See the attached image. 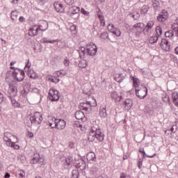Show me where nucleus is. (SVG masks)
<instances>
[{"label": "nucleus", "mask_w": 178, "mask_h": 178, "mask_svg": "<svg viewBox=\"0 0 178 178\" xmlns=\"http://www.w3.org/2000/svg\"><path fill=\"white\" fill-rule=\"evenodd\" d=\"M65 3H67V5L69 6H72L73 5V3H74V0H65Z\"/></svg>", "instance_id": "obj_56"}, {"label": "nucleus", "mask_w": 178, "mask_h": 178, "mask_svg": "<svg viewBox=\"0 0 178 178\" xmlns=\"http://www.w3.org/2000/svg\"><path fill=\"white\" fill-rule=\"evenodd\" d=\"M132 17L134 19V20H137L140 17V14L136 13L135 15H132Z\"/></svg>", "instance_id": "obj_62"}, {"label": "nucleus", "mask_w": 178, "mask_h": 178, "mask_svg": "<svg viewBox=\"0 0 178 178\" xmlns=\"http://www.w3.org/2000/svg\"><path fill=\"white\" fill-rule=\"evenodd\" d=\"M124 105H125V108H127V109H131V106H133V100H131V99H127L124 101Z\"/></svg>", "instance_id": "obj_23"}, {"label": "nucleus", "mask_w": 178, "mask_h": 178, "mask_svg": "<svg viewBox=\"0 0 178 178\" xmlns=\"http://www.w3.org/2000/svg\"><path fill=\"white\" fill-rule=\"evenodd\" d=\"M13 138H15L16 142L17 143L18 140H17V137H16V136H13L12 134L9 132L4 133L3 140L4 141H6V145H8V143L13 142L12 140H13Z\"/></svg>", "instance_id": "obj_13"}, {"label": "nucleus", "mask_w": 178, "mask_h": 178, "mask_svg": "<svg viewBox=\"0 0 178 178\" xmlns=\"http://www.w3.org/2000/svg\"><path fill=\"white\" fill-rule=\"evenodd\" d=\"M86 159H88V161H93L94 162H95V161H97L95 153L92 152H90L89 153H88L86 155Z\"/></svg>", "instance_id": "obj_20"}, {"label": "nucleus", "mask_w": 178, "mask_h": 178, "mask_svg": "<svg viewBox=\"0 0 178 178\" xmlns=\"http://www.w3.org/2000/svg\"><path fill=\"white\" fill-rule=\"evenodd\" d=\"M172 30L168 31L167 32L165 33V35L166 38H169L170 40H173V36L175 35V33L177 37H178V24H173L172 25Z\"/></svg>", "instance_id": "obj_2"}, {"label": "nucleus", "mask_w": 178, "mask_h": 178, "mask_svg": "<svg viewBox=\"0 0 178 178\" xmlns=\"http://www.w3.org/2000/svg\"><path fill=\"white\" fill-rule=\"evenodd\" d=\"M97 178H109V177H108V175H106L105 174H102V175H99V177H97Z\"/></svg>", "instance_id": "obj_63"}, {"label": "nucleus", "mask_w": 178, "mask_h": 178, "mask_svg": "<svg viewBox=\"0 0 178 178\" xmlns=\"http://www.w3.org/2000/svg\"><path fill=\"white\" fill-rule=\"evenodd\" d=\"M147 94L148 89L145 86L142 87L140 90L136 89V95L138 98H140V99H144V98L147 97Z\"/></svg>", "instance_id": "obj_7"}, {"label": "nucleus", "mask_w": 178, "mask_h": 178, "mask_svg": "<svg viewBox=\"0 0 178 178\" xmlns=\"http://www.w3.org/2000/svg\"><path fill=\"white\" fill-rule=\"evenodd\" d=\"M57 74H58V76H65L66 74V72H65L64 70L59 71L57 72Z\"/></svg>", "instance_id": "obj_61"}, {"label": "nucleus", "mask_w": 178, "mask_h": 178, "mask_svg": "<svg viewBox=\"0 0 178 178\" xmlns=\"http://www.w3.org/2000/svg\"><path fill=\"white\" fill-rule=\"evenodd\" d=\"M90 172H92V175H98L99 173V169L97 167H92L90 169Z\"/></svg>", "instance_id": "obj_40"}, {"label": "nucleus", "mask_w": 178, "mask_h": 178, "mask_svg": "<svg viewBox=\"0 0 178 178\" xmlns=\"http://www.w3.org/2000/svg\"><path fill=\"white\" fill-rule=\"evenodd\" d=\"M17 142H11L7 143V147H11V148H13L14 149H20V146L19 145H16Z\"/></svg>", "instance_id": "obj_32"}, {"label": "nucleus", "mask_w": 178, "mask_h": 178, "mask_svg": "<svg viewBox=\"0 0 178 178\" xmlns=\"http://www.w3.org/2000/svg\"><path fill=\"white\" fill-rule=\"evenodd\" d=\"M156 35L158 36L159 38L162 35V28L159 26L156 27Z\"/></svg>", "instance_id": "obj_38"}, {"label": "nucleus", "mask_w": 178, "mask_h": 178, "mask_svg": "<svg viewBox=\"0 0 178 178\" xmlns=\"http://www.w3.org/2000/svg\"><path fill=\"white\" fill-rule=\"evenodd\" d=\"M140 12L143 15H145L148 12V6H143L140 10Z\"/></svg>", "instance_id": "obj_42"}, {"label": "nucleus", "mask_w": 178, "mask_h": 178, "mask_svg": "<svg viewBox=\"0 0 178 178\" xmlns=\"http://www.w3.org/2000/svg\"><path fill=\"white\" fill-rule=\"evenodd\" d=\"M168 17H169V13H168V11L166 10H163L162 12L157 17V20L158 22H161L162 23H163V22H166Z\"/></svg>", "instance_id": "obj_14"}, {"label": "nucleus", "mask_w": 178, "mask_h": 178, "mask_svg": "<svg viewBox=\"0 0 178 178\" xmlns=\"http://www.w3.org/2000/svg\"><path fill=\"white\" fill-rule=\"evenodd\" d=\"M76 169H79V172L81 173L83 176H86V161L82 159H78L76 163Z\"/></svg>", "instance_id": "obj_5"}, {"label": "nucleus", "mask_w": 178, "mask_h": 178, "mask_svg": "<svg viewBox=\"0 0 178 178\" xmlns=\"http://www.w3.org/2000/svg\"><path fill=\"white\" fill-rule=\"evenodd\" d=\"M104 133L101 131V129L95 127H91L88 138V141L92 143V141H95L96 139L99 143H102V141H104Z\"/></svg>", "instance_id": "obj_1"}, {"label": "nucleus", "mask_w": 178, "mask_h": 178, "mask_svg": "<svg viewBox=\"0 0 178 178\" xmlns=\"http://www.w3.org/2000/svg\"><path fill=\"white\" fill-rule=\"evenodd\" d=\"M97 12L99 20H104V14L102 13V11H101V9H99V8H97Z\"/></svg>", "instance_id": "obj_39"}, {"label": "nucleus", "mask_w": 178, "mask_h": 178, "mask_svg": "<svg viewBox=\"0 0 178 178\" xmlns=\"http://www.w3.org/2000/svg\"><path fill=\"white\" fill-rule=\"evenodd\" d=\"M57 42V47L58 48H60V49H64V48H66V42H62V40H56Z\"/></svg>", "instance_id": "obj_29"}, {"label": "nucleus", "mask_w": 178, "mask_h": 178, "mask_svg": "<svg viewBox=\"0 0 178 178\" xmlns=\"http://www.w3.org/2000/svg\"><path fill=\"white\" fill-rule=\"evenodd\" d=\"M26 172L23 170H20L18 173V178H24Z\"/></svg>", "instance_id": "obj_45"}, {"label": "nucleus", "mask_w": 178, "mask_h": 178, "mask_svg": "<svg viewBox=\"0 0 178 178\" xmlns=\"http://www.w3.org/2000/svg\"><path fill=\"white\" fill-rule=\"evenodd\" d=\"M111 97L112 98V99H115V102H119L121 99H123V96H119V95H118V92H111Z\"/></svg>", "instance_id": "obj_19"}, {"label": "nucleus", "mask_w": 178, "mask_h": 178, "mask_svg": "<svg viewBox=\"0 0 178 178\" xmlns=\"http://www.w3.org/2000/svg\"><path fill=\"white\" fill-rule=\"evenodd\" d=\"M145 25L143 22L135 24L132 27V31L135 32L136 37H140L143 33V30Z\"/></svg>", "instance_id": "obj_3"}, {"label": "nucleus", "mask_w": 178, "mask_h": 178, "mask_svg": "<svg viewBox=\"0 0 178 178\" xmlns=\"http://www.w3.org/2000/svg\"><path fill=\"white\" fill-rule=\"evenodd\" d=\"M78 52L79 54V58L83 59L86 56V47H81V49L78 50Z\"/></svg>", "instance_id": "obj_27"}, {"label": "nucleus", "mask_w": 178, "mask_h": 178, "mask_svg": "<svg viewBox=\"0 0 178 178\" xmlns=\"http://www.w3.org/2000/svg\"><path fill=\"white\" fill-rule=\"evenodd\" d=\"M108 37L109 35H108V32H103L100 35V38H102V40H106V38H108Z\"/></svg>", "instance_id": "obj_46"}, {"label": "nucleus", "mask_w": 178, "mask_h": 178, "mask_svg": "<svg viewBox=\"0 0 178 178\" xmlns=\"http://www.w3.org/2000/svg\"><path fill=\"white\" fill-rule=\"evenodd\" d=\"M138 168L139 169H141V168H143V159H139V160L138 161Z\"/></svg>", "instance_id": "obj_53"}, {"label": "nucleus", "mask_w": 178, "mask_h": 178, "mask_svg": "<svg viewBox=\"0 0 178 178\" xmlns=\"http://www.w3.org/2000/svg\"><path fill=\"white\" fill-rule=\"evenodd\" d=\"M81 13H82V15H86V16H88L90 15V13L88 11L85 10L84 8L81 9Z\"/></svg>", "instance_id": "obj_54"}, {"label": "nucleus", "mask_w": 178, "mask_h": 178, "mask_svg": "<svg viewBox=\"0 0 178 178\" xmlns=\"http://www.w3.org/2000/svg\"><path fill=\"white\" fill-rule=\"evenodd\" d=\"M133 83H134V87L135 88H138V79H136L134 76L132 77Z\"/></svg>", "instance_id": "obj_44"}, {"label": "nucleus", "mask_w": 178, "mask_h": 178, "mask_svg": "<svg viewBox=\"0 0 178 178\" xmlns=\"http://www.w3.org/2000/svg\"><path fill=\"white\" fill-rule=\"evenodd\" d=\"M159 38L156 35H155L154 36H152L149 40V42H150V44H155V42L158 41Z\"/></svg>", "instance_id": "obj_37"}, {"label": "nucleus", "mask_w": 178, "mask_h": 178, "mask_svg": "<svg viewBox=\"0 0 178 178\" xmlns=\"http://www.w3.org/2000/svg\"><path fill=\"white\" fill-rule=\"evenodd\" d=\"M99 115L103 118H105L108 116V114L106 113V108L105 107L100 108Z\"/></svg>", "instance_id": "obj_26"}, {"label": "nucleus", "mask_w": 178, "mask_h": 178, "mask_svg": "<svg viewBox=\"0 0 178 178\" xmlns=\"http://www.w3.org/2000/svg\"><path fill=\"white\" fill-rule=\"evenodd\" d=\"M162 99L163 102H165V104H168L169 106H173V104H172V102H170V99L169 98V95H163L162 97Z\"/></svg>", "instance_id": "obj_24"}, {"label": "nucleus", "mask_w": 178, "mask_h": 178, "mask_svg": "<svg viewBox=\"0 0 178 178\" xmlns=\"http://www.w3.org/2000/svg\"><path fill=\"white\" fill-rule=\"evenodd\" d=\"M31 163H33V165H35L36 163H38V157L37 156L33 157L31 161Z\"/></svg>", "instance_id": "obj_52"}, {"label": "nucleus", "mask_w": 178, "mask_h": 178, "mask_svg": "<svg viewBox=\"0 0 178 178\" xmlns=\"http://www.w3.org/2000/svg\"><path fill=\"white\" fill-rule=\"evenodd\" d=\"M49 99L51 101H59V92L55 89H50L49 92Z\"/></svg>", "instance_id": "obj_11"}, {"label": "nucleus", "mask_w": 178, "mask_h": 178, "mask_svg": "<svg viewBox=\"0 0 178 178\" xmlns=\"http://www.w3.org/2000/svg\"><path fill=\"white\" fill-rule=\"evenodd\" d=\"M66 127V122L63 120H59L58 122L56 121L55 129L58 130H63Z\"/></svg>", "instance_id": "obj_16"}, {"label": "nucleus", "mask_w": 178, "mask_h": 178, "mask_svg": "<svg viewBox=\"0 0 178 178\" xmlns=\"http://www.w3.org/2000/svg\"><path fill=\"white\" fill-rule=\"evenodd\" d=\"M9 87L8 97V98H15V97L17 96V86L15 83H10Z\"/></svg>", "instance_id": "obj_6"}, {"label": "nucleus", "mask_w": 178, "mask_h": 178, "mask_svg": "<svg viewBox=\"0 0 178 178\" xmlns=\"http://www.w3.org/2000/svg\"><path fill=\"white\" fill-rule=\"evenodd\" d=\"M42 42L44 43H48L49 42V44H55V42H56V40H48L46 38H44L42 39Z\"/></svg>", "instance_id": "obj_43"}, {"label": "nucleus", "mask_w": 178, "mask_h": 178, "mask_svg": "<svg viewBox=\"0 0 178 178\" xmlns=\"http://www.w3.org/2000/svg\"><path fill=\"white\" fill-rule=\"evenodd\" d=\"M79 67L81 69H84L87 67V61L86 60H81L79 63Z\"/></svg>", "instance_id": "obj_34"}, {"label": "nucleus", "mask_w": 178, "mask_h": 178, "mask_svg": "<svg viewBox=\"0 0 178 178\" xmlns=\"http://www.w3.org/2000/svg\"><path fill=\"white\" fill-rule=\"evenodd\" d=\"M17 70H19V74H17V72L14 71L13 72V77H14L15 80H17L18 81H23V80H24V76H25L24 72L18 68H17Z\"/></svg>", "instance_id": "obj_9"}, {"label": "nucleus", "mask_w": 178, "mask_h": 178, "mask_svg": "<svg viewBox=\"0 0 178 178\" xmlns=\"http://www.w3.org/2000/svg\"><path fill=\"white\" fill-rule=\"evenodd\" d=\"M92 101H93L92 103L90 102V109H91V108H92L94 106H97V100L95 99L92 98Z\"/></svg>", "instance_id": "obj_55"}, {"label": "nucleus", "mask_w": 178, "mask_h": 178, "mask_svg": "<svg viewBox=\"0 0 178 178\" xmlns=\"http://www.w3.org/2000/svg\"><path fill=\"white\" fill-rule=\"evenodd\" d=\"M37 29H38V26L37 25H34L30 29H29V35L31 36V37H35L37 35H34V33H35V31H37Z\"/></svg>", "instance_id": "obj_25"}, {"label": "nucleus", "mask_w": 178, "mask_h": 178, "mask_svg": "<svg viewBox=\"0 0 178 178\" xmlns=\"http://www.w3.org/2000/svg\"><path fill=\"white\" fill-rule=\"evenodd\" d=\"M49 80L51 83H55V84H57L59 81H60V79L54 77V78H49Z\"/></svg>", "instance_id": "obj_49"}, {"label": "nucleus", "mask_w": 178, "mask_h": 178, "mask_svg": "<svg viewBox=\"0 0 178 178\" xmlns=\"http://www.w3.org/2000/svg\"><path fill=\"white\" fill-rule=\"evenodd\" d=\"M2 102H6V97L3 96V94L0 92V104Z\"/></svg>", "instance_id": "obj_50"}, {"label": "nucleus", "mask_w": 178, "mask_h": 178, "mask_svg": "<svg viewBox=\"0 0 178 178\" xmlns=\"http://www.w3.org/2000/svg\"><path fill=\"white\" fill-rule=\"evenodd\" d=\"M73 127H79V129H81V130H83V125H81V124H80V122L78 121L73 124Z\"/></svg>", "instance_id": "obj_51"}, {"label": "nucleus", "mask_w": 178, "mask_h": 178, "mask_svg": "<svg viewBox=\"0 0 178 178\" xmlns=\"http://www.w3.org/2000/svg\"><path fill=\"white\" fill-rule=\"evenodd\" d=\"M115 80L118 83H122V81H123V80H124V76H123V74H118V76L115 77Z\"/></svg>", "instance_id": "obj_35"}, {"label": "nucleus", "mask_w": 178, "mask_h": 178, "mask_svg": "<svg viewBox=\"0 0 178 178\" xmlns=\"http://www.w3.org/2000/svg\"><path fill=\"white\" fill-rule=\"evenodd\" d=\"M24 20H26V19H24V17L23 16L19 17V22H20L21 23H23Z\"/></svg>", "instance_id": "obj_64"}, {"label": "nucleus", "mask_w": 178, "mask_h": 178, "mask_svg": "<svg viewBox=\"0 0 178 178\" xmlns=\"http://www.w3.org/2000/svg\"><path fill=\"white\" fill-rule=\"evenodd\" d=\"M80 13V8L77 6L70 7L67 13L68 16H73L74 15H79Z\"/></svg>", "instance_id": "obj_15"}, {"label": "nucleus", "mask_w": 178, "mask_h": 178, "mask_svg": "<svg viewBox=\"0 0 178 178\" xmlns=\"http://www.w3.org/2000/svg\"><path fill=\"white\" fill-rule=\"evenodd\" d=\"M63 64L67 67V66H69V65L70 64V61L67 58H65L63 60Z\"/></svg>", "instance_id": "obj_59"}, {"label": "nucleus", "mask_w": 178, "mask_h": 178, "mask_svg": "<svg viewBox=\"0 0 178 178\" xmlns=\"http://www.w3.org/2000/svg\"><path fill=\"white\" fill-rule=\"evenodd\" d=\"M54 8L59 13H65V8H63V5L62 3L55 2L54 3Z\"/></svg>", "instance_id": "obj_18"}, {"label": "nucleus", "mask_w": 178, "mask_h": 178, "mask_svg": "<svg viewBox=\"0 0 178 178\" xmlns=\"http://www.w3.org/2000/svg\"><path fill=\"white\" fill-rule=\"evenodd\" d=\"M29 67H31V63H30V60H28V63L26 64L24 70H27V69H29Z\"/></svg>", "instance_id": "obj_60"}, {"label": "nucleus", "mask_w": 178, "mask_h": 178, "mask_svg": "<svg viewBox=\"0 0 178 178\" xmlns=\"http://www.w3.org/2000/svg\"><path fill=\"white\" fill-rule=\"evenodd\" d=\"M65 163L69 168H72V166H73V157L68 156L67 159H65Z\"/></svg>", "instance_id": "obj_30"}, {"label": "nucleus", "mask_w": 178, "mask_h": 178, "mask_svg": "<svg viewBox=\"0 0 178 178\" xmlns=\"http://www.w3.org/2000/svg\"><path fill=\"white\" fill-rule=\"evenodd\" d=\"M86 51L90 56H95L98 49L97 48V45H95V44L90 43L89 47L86 48Z\"/></svg>", "instance_id": "obj_10"}, {"label": "nucleus", "mask_w": 178, "mask_h": 178, "mask_svg": "<svg viewBox=\"0 0 178 178\" xmlns=\"http://www.w3.org/2000/svg\"><path fill=\"white\" fill-rule=\"evenodd\" d=\"M80 172L81 171L79 170H73L72 172L71 178H79L80 173H81Z\"/></svg>", "instance_id": "obj_33"}, {"label": "nucleus", "mask_w": 178, "mask_h": 178, "mask_svg": "<svg viewBox=\"0 0 178 178\" xmlns=\"http://www.w3.org/2000/svg\"><path fill=\"white\" fill-rule=\"evenodd\" d=\"M154 24H155V22L154 21H149L146 25V27L152 29V27H154Z\"/></svg>", "instance_id": "obj_48"}, {"label": "nucleus", "mask_w": 178, "mask_h": 178, "mask_svg": "<svg viewBox=\"0 0 178 178\" xmlns=\"http://www.w3.org/2000/svg\"><path fill=\"white\" fill-rule=\"evenodd\" d=\"M79 109H81V111H86L87 112L88 109H91V102L81 103L79 105Z\"/></svg>", "instance_id": "obj_17"}, {"label": "nucleus", "mask_w": 178, "mask_h": 178, "mask_svg": "<svg viewBox=\"0 0 178 178\" xmlns=\"http://www.w3.org/2000/svg\"><path fill=\"white\" fill-rule=\"evenodd\" d=\"M35 30L36 31L33 33L35 35H38V31H47L48 30V22L42 21Z\"/></svg>", "instance_id": "obj_8"}, {"label": "nucleus", "mask_w": 178, "mask_h": 178, "mask_svg": "<svg viewBox=\"0 0 178 178\" xmlns=\"http://www.w3.org/2000/svg\"><path fill=\"white\" fill-rule=\"evenodd\" d=\"M56 118H54V120L52 121V122H49V126H50V127H51V129H55V124H56Z\"/></svg>", "instance_id": "obj_47"}, {"label": "nucleus", "mask_w": 178, "mask_h": 178, "mask_svg": "<svg viewBox=\"0 0 178 178\" xmlns=\"http://www.w3.org/2000/svg\"><path fill=\"white\" fill-rule=\"evenodd\" d=\"M10 99L14 108H20V104L19 102H17V101H16V99H13V97L10 98Z\"/></svg>", "instance_id": "obj_36"}, {"label": "nucleus", "mask_w": 178, "mask_h": 178, "mask_svg": "<svg viewBox=\"0 0 178 178\" xmlns=\"http://www.w3.org/2000/svg\"><path fill=\"white\" fill-rule=\"evenodd\" d=\"M11 20H13V22L17 20V17H19V12H17V10H14L11 12Z\"/></svg>", "instance_id": "obj_28"}, {"label": "nucleus", "mask_w": 178, "mask_h": 178, "mask_svg": "<svg viewBox=\"0 0 178 178\" xmlns=\"http://www.w3.org/2000/svg\"><path fill=\"white\" fill-rule=\"evenodd\" d=\"M28 76L30 79H33L34 80L38 79V74H37L34 71H28Z\"/></svg>", "instance_id": "obj_31"}, {"label": "nucleus", "mask_w": 178, "mask_h": 178, "mask_svg": "<svg viewBox=\"0 0 178 178\" xmlns=\"http://www.w3.org/2000/svg\"><path fill=\"white\" fill-rule=\"evenodd\" d=\"M29 119L32 124H41L42 122V115L41 113L36 112L33 116L30 117Z\"/></svg>", "instance_id": "obj_4"}, {"label": "nucleus", "mask_w": 178, "mask_h": 178, "mask_svg": "<svg viewBox=\"0 0 178 178\" xmlns=\"http://www.w3.org/2000/svg\"><path fill=\"white\" fill-rule=\"evenodd\" d=\"M120 178H131V177H130V175H127L124 172H122V173H121Z\"/></svg>", "instance_id": "obj_58"}, {"label": "nucleus", "mask_w": 178, "mask_h": 178, "mask_svg": "<svg viewBox=\"0 0 178 178\" xmlns=\"http://www.w3.org/2000/svg\"><path fill=\"white\" fill-rule=\"evenodd\" d=\"M170 130L172 133H176L175 130H177V126L172 125Z\"/></svg>", "instance_id": "obj_57"}, {"label": "nucleus", "mask_w": 178, "mask_h": 178, "mask_svg": "<svg viewBox=\"0 0 178 178\" xmlns=\"http://www.w3.org/2000/svg\"><path fill=\"white\" fill-rule=\"evenodd\" d=\"M75 118L77 119V120H83V119L85 118L84 113L81 111H76L75 113Z\"/></svg>", "instance_id": "obj_22"}, {"label": "nucleus", "mask_w": 178, "mask_h": 178, "mask_svg": "<svg viewBox=\"0 0 178 178\" xmlns=\"http://www.w3.org/2000/svg\"><path fill=\"white\" fill-rule=\"evenodd\" d=\"M107 29L110 33H113V34L116 35V37H120V34H122L120 30H119L118 28H115L113 24H109L107 26Z\"/></svg>", "instance_id": "obj_12"}, {"label": "nucleus", "mask_w": 178, "mask_h": 178, "mask_svg": "<svg viewBox=\"0 0 178 178\" xmlns=\"http://www.w3.org/2000/svg\"><path fill=\"white\" fill-rule=\"evenodd\" d=\"M150 30H151L150 28H148L147 26H145V28H143L142 31L145 35H148V34H149Z\"/></svg>", "instance_id": "obj_41"}, {"label": "nucleus", "mask_w": 178, "mask_h": 178, "mask_svg": "<svg viewBox=\"0 0 178 178\" xmlns=\"http://www.w3.org/2000/svg\"><path fill=\"white\" fill-rule=\"evenodd\" d=\"M161 47H164L165 46V51H169V41L166 39H161V42L160 43Z\"/></svg>", "instance_id": "obj_21"}]
</instances>
